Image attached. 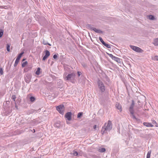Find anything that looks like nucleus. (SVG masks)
<instances>
[{
  "mask_svg": "<svg viewBox=\"0 0 158 158\" xmlns=\"http://www.w3.org/2000/svg\"><path fill=\"white\" fill-rule=\"evenodd\" d=\"M112 128V123L109 120L107 123H105L104 126L102 128L101 132L102 134H103L106 131H110Z\"/></svg>",
  "mask_w": 158,
  "mask_h": 158,
  "instance_id": "1",
  "label": "nucleus"
},
{
  "mask_svg": "<svg viewBox=\"0 0 158 158\" xmlns=\"http://www.w3.org/2000/svg\"><path fill=\"white\" fill-rule=\"evenodd\" d=\"M98 85L99 89L101 92H104L106 90L104 84L101 81H99L98 82Z\"/></svg>",
  "mask_w": 158,
  "mask_h": 158,
  "instance_id": "2",
  "label": "nucleus"
},
{
  "mask_svg": "<svg viewBox=\"0 0 158 158\" xmlns=\"http://www.w3.org/2000/svg\"><path fill=\"white\" fill-rule=\"evenodd\" d=\"M56 110L60 114H63L64 111V105H61L56 107Z\"/></svg>",
  "mask_w": 158,
  "mask_h": 158,
  "instance_id": "3",
  "label": "nucleus"
},
{
  "mask_svg": "<svg viewBox=\"0 0 158 158\" xmlns=\"http://www.w3.org/2000/svg\"><path fill=\"white\" fill-rule=\"evenodd\" d=\"M75 74L74 73L69 74L67 76L64 77V79L65 80H70L71 79H74L75 77Z\"/></svg>",
  "mask_w": 158,
  "mask_h": 158,
  "instance_id": "4",
  "label": "nucleus"
},
{
  "mask_svg": "<svg viewBox=\"0 0 158 158\" xmlns=\"http://www.w3.org/2000/svg\"><path fill=\"white\" fill-rule=\"evenodd\" d=\"M130 47L133 50L139 52H142L143 51L140 48L134 46H131Z\"/></svg>",
  "mask_w": 158,
  "mask_h": 158,
  "instance_id": "5",
  "label": "nucleus"
},
{
  "mask_svg": "<svg viewBox=\"0 0 158 158\" xmlns=\"http://www.w3.org/2000/svg\"><path fill=\"white\" fill-rule=\"evenodd\" d=\"M134 105V103L133 102L132 103L131 105V106L130 107V112L131 114V115H132V117L134 118H136L135 117V116L134 115V110H133Z\"/></svg>",
  "mask_w": 158,
  "mask_h": 158,
  "instance_id": "6",
  "label": "nucleus"
},
{
  "mask_svg": "<svg viewBox=\"0 0 158 158\" xmlns=\"http://www.w3.org/2000/svg\"><path fill=\"white\" fill-rule=\"evenodd\" d=\"M72 113L71 112H68L66 113L64 115L65 118H66L69 121L71 119Z\"/></svg>",
  "mask_w": 158,
  "mask_h": 158,
  "instance_id": "7",
  "label": "nucleus"
},
{
  "mask_svg": "<svg viewBox=\"0 0 158 158\" xmlns=\"http://www.w3.org/2000/svg\"><path fill=\"white\" fill-rule=\"evenodd\" d=\"M45 54L42 60H45L50 55V53L48 51L46 50L45 51Z\"/></svg>",
  "mask_w": 158,
  "mask_h": 158,
  "instance_id": "8",
  "label": "nucleus"
},
{
  "mask_svg": "<svg viewBox=\"0 0 158 158\" xmlns=\"http://www.w3.org/2000/svg\"><path fill=\"white\" fill-rule=\"evenodd\" d=\"M119 110L120 112L122 111V107L121 105L119 103H117L115 106Z\"/></svg>",
  "mask_w": 158,
  "mask_h": 158,
  "instance_id": "9",
  "label": "nucleus"
},
{
  "mask_svg": "<svg viewBox=\"0 0 158 158\" xmlns=\"http://www.w3.org/2000/svg\"><path fill=\"white\" fill-rule=\"evenodd\" d=\"M143 124L144 126H145L147 127H152L153 126V125H152V124H151V123H148L144 122L143 123Z\"/></svg>",
  "mask_w": 158,
  "mask_h": 158,
  "instance_id": "10",
  "label": "nucleus"
},
{
  "mask_svg": "<svg viewBox=\"0 0 158 158\" xmlns=\"http://www.w3.org/2000/svg\"><path fill=\"white\" fill-rule=\"evenodd\" d=\"M153 44L155 46H158V38H156L154 39Z\"/></svg>",
  "mask_w": 158,
  "mask_h": 158,
  "instance_id": "11",
  "label": "nucleus"
},
{
  "mask_svg": "<svg viewBox=\"0 0 158 158\" xmlns=\"http://www.w3.org/2000/svg\"><path fill=\"white\" fill-rule=\"evenodd\" d=\"M31 69V67H27L24 68V72H27L28 71H29Z\"/></svg>",
  "mask_w": 158,
  "mask_h": 158,
  "instance_id": "12",
  "label": "nucleus"
},
{
  "mask_svg": "<svg viewBox=\"0 0 158 158\" xmlns=\"http://www.w3.org/2000/svg\"><path fill=\"white\" fill-rule=\"evenodd\" d=\"M94 31L95 32L98 33H102V31L99 30H98L96 28H94L93 29Z\"/></svg>",
  "mask_w": 158,
  "mask_h": 158,
  "instance_id": "13",
  "label": "nucleus"
},
{
  "mask_svg": "<svg viewBox=\"0 0 158 158\" xmlns=\"http://www.w3.org/2000/svg\"><path fill=\"white\" fill-rule=\"evenodd\" d=\"M23 53H24V52H22L21 53L19 54L18 56L16 59L19 60L20 58H21V57H22V56L23 55Z\"/></svg>",
  "mask_w": 158,
  "mask_h": 158,
  "instance_id": "14",
  "label": "nucleus"
},
{
  "mask_svg": "<svg viewBox=\"0 0 158 158\" xmlns=\"http://www.w3.org/2000/svg\"><path fill=\"white\" fill-rule=\"evenodd\" d=\"M40 68H37V70L36 71L35 73L37 75H39L40 73Z\"/></svg>",
  "mask_w": 158,
  "mask_h": 158,
  "instance_id": "15",
  "label": "nucleus"
},
{
  "mask_svg": "<svg viewBox=\"0 0 158 158\" xmlns=\"http://www.w3.org/2000/svg\"><path fill=\"white\" fill-rule=\"evenodd\" d=\"M151 153V151H150L148 152L147 154V158H150Z\"/></svg>",
  "mask_w": 158,
  "mask_h": 158,
  "instance_id": "16",
  "label": "nucleus"
},
{
  "mask_svg": "<svg viewBox=\"0 0 158 158\" xmlns=\"http://www.w3.org/2000/svg\"><path fill=\"white\" fill-rule=\"evenodd\" d=\"M113 60H114L115 61H117V62H118L120 60V59L119 58L117 57H116L115 56H114V57H113Z\"/></svg>",
  "mask_w": 158,
  "mask_h": 158,
  "instance_id": "17",
  "label": "nucleus"
},
{
  "mask_svg": "<svg viewBox=\"0 0 158 158\" xmlns=\"http://www.w3.org/2000/svg\"><path fill=\"white\" fill-rule=\"evenodd\" d=\"M99 151L102 152H103L106 151V149L104 148H101L99 149Z\"/></svg>",
  "mask_w": 158,
  "mask_h": 158,
  "instance_id": "18",
  "label": "nucleus"
},
{
  "mask_svg": "<svg viewBox=\"0 0 158 158\" xmlns=\"http://www.w3.org/2000/svg\"><path fill=\"white\" fill-rule=\"evenodd\" d=\"M148 18L150 19L154 20L155 19L154 17L152 15H149L148 16Z\"/></svg>",
  "mask_w": 158,
  "mask_h": 158,
  "instance_id": "19",
  "label": "nucleus"
},
{
  "mask_svg": "<svg viewBox=\"0 0 158 158\" xmlns=\"http://www.w3.org/2000/svg\"><path fill=\"white\" fill-rule=\"evenodd\" d=\"M27 64V61H25V62H23L22 64V66L23 67H24Z\"/></svg>",
  "mask_w": 158,
  "mask_h": 158,
  "instance_id": "20",
  "label": "nucleus"
},
{
  "mask_svg": "<svg viewBox=\"0 0 158 158\" xmlns=\"http://www.w3.org/2000/svg\"><path fill=\"white\" fill-rule=\"evenodd\" d=\"M19 60L17 59H16V60L15 62V64H14V66H16L17 65L18 63L19 62Z\"/></svg>",
  "mask_w": 158,
  "mask_h": 158,
  "instance_id": "21",
  "label": "nucleus"
},
{
  "mask_svg": "<svg viewBox=\"0 0 158 158\" xmlns=\"http://www.w3.org/2000/svg\"><path fill=\"white\" fill-rule=\"evenodd\" d=\"M99 40L104 45V44L105 43L104 41L103 40V39H102V38L101 37H99Z\"/></svg>",
  "mask_w": 158,
  "mask_h": 158,
  "instance_id": "22",
  "label": "nucleus"
},
{
  "mask_svg": "<svg viewBox=\"0 0 158 158\" xmlns=\"http://www.w3.org/2000/svg\"><path fill=\"white\" fill-rule=\"evenodd\" d=\"M6 50L8 52H10V46L8 44L7 45Z\"/></svg>",
  "mask_w": 158,
  "mask_h": 158,
  "instance_id": "23",
  "label": "nucleus"
},
{
  "mask_svg": "<svg viewBox=\"0 0 158 158\" xmlns=\"http://www.w3.org/2000/svg\"><path fill=\"white\" fill-rule=\"evenodd\" d=\"M104 44V45L107 48H110V46L109 44H106L105 43Z\"/></svg>",
  "mask_w": 158,
  "mask_h": 158,
  "instance_id": "24",
  "label": "nucleus"
},
{
  "mask_svg": "<svg viewBox=\"0 0 158 158\" xmlns=\"http://www.w3.org/2000/svg\"><path fill=\"white\" fill-rule=\"evenodd\" d=\"M82 115V113L81 112H80L78 113L77 117L78 118L80 117Z\"/></svg>",
  "mask_w": 158,
  "mask_h": 158,
  "instance_id": "25",
  "label": "nucleus"
},
{
  "mask_svg": "<svg viewBox=\"0 0 158 158\" xmlns=\"http://www.w3.org/2000/svg\"><path fill=\"white\" fill-rule=\"evenodd\" d=\"M153 60L158 61V56H156L154 57Z\"/></svg>",
  "mask_w": 158,
  "mask_h": 158,
  "instance_id": "26",
  "label": "nucleus"
},
{
  "mask_svg": "<svg viewBox=\"0 0 158 158\" xmlns=\"http://www.w3.org/2000/svg\"><path fill=\"white\" fill-rule=\"evenodd\" d=\"M73 154L74 155H75V156H77L78 155V152L75 151H73Z\"/></svg>",
  "mask_w": 158,
  "mask_h": 158,
  "instance_id": "27",
  "label": "nucleus"
},
{
  "mask_svg": "<svg viewBox=\"0 0 158 158\" xmlns=\"http://www.w3.org/2000/svg\"><path fill=\"white\" fill-rule=\"evenodd\" d=\"M108 55L109 56L111 57L112 59H113V57H114L113 55L112 54H108Z\"/></svg>",
  "mask_w": 158,
  "mask_h": 158,
  "instance_id": "28",
  "label": "nucleus"
},
{
  "mask_svg": "<svg viewBox=\"0 0 158 158\" xmlns=\"http://www.w3.org/2000/svg\"><path fill=\"white\" fill-rule=\"evenodd\" d=\"M11 98L13 100L15 101V100L16 97L15 95H13L12 96Z\"/></svg>",
  "mask_w": 158,
  "mask_h": 158,
  "instance_id": "29",
  "label": "nucleus"
},
{
  "mask_svg": "<svg viewBox=\"0 0 158 158\" xmlns=\"http://www.w3.org/2000/svg\"><path fill=\"white\" fill-rule=\"evenodd\" d=\"M35 100V98L34 97H31V98H30V100L31 102H33V101H34Z\"/></svg>",
  "mask_w": 158,
  "mask_h": 158,
  "instance_id": "30",
  "label": "nucleus"
},
{
  "mask_svg": "<svg viewBox=\"0 0 158 158\" xmlns=\"http://www.w3.org/2000/svg\"><path fill=\"white\" fill-rule=\"evenodd\" d=\"M0 73L1 75H2L3 73V69L2 68H0Z\"/></svg>",
  "mask_w": 158,
  "mask_h": 158,
  "instance_id": "31",
  "label": "nucleus"
},
{
  "mask_svg": "<svg viewBox=\"0 0 158 158\" xmlns=\"http://www.w3.org/2000/svg\"><path fill=\"white\" fill-rule=\"evenodd\" d=\"M57 57V56L55 54L53 55V57L54 59H55Z\"/></svg>",
  "mask_w": 158,
  "mask_h": 158,
  "instance_id": "32",
  "label": "nucleus"
},
{
  "mask_svg": "<svg viewBox=\"0 0 158 158\" xmlns=\"http://www.w3.org/2000/svg\"><path fill=\"white\" fill-rule=\"evenodd\" d=\"M77 73L78 76H80L81 74V72L78 71L77 72Z\"/></svg>",
  "mask_w": 158,
  "mask_h": 158,
  "instance_id": "33",
  "label": "nucleus"
},
{
  "mask_svg": "<svg viewBox=\"0 0 158 158\" xmlns=\"http://www.w3.org/2000/svg\"><path fill=\"white\" fill-rule=\"evenodd\" d=\"M3 32H0V37H2V36L3 35Z\"/></svg>",
  "mask_w": 158,
  "mask_h": 158,
  "instance_id": "34",
  "label": "nucleus"
},
{
  "mask_svg": "<svg viewBox=\"0 0 158 158\" xmlns=\"http://www.w3.org/2000/svg\"><path fill=\"white\" fill-rule=\"evenodd\" d=\"M152 123H153V124H156V125L157 124V123H156V121H155V120H153V121H152Z\"/></svg>",
  "mask_w": 158,
  "mask_h": 158,
  "instance_id": "35",
  "label": "nucleus"
},
{
  "mask_svg": "<svg viewBox=\"0 0 158 158\" xmlns=\"http://www.w3.org/2000/svg\"><path fill=\"white\" fill-rule=\"evenodd\" d=\"M43 44L44 45H47L48 44L49 45H50V46L51 45V44H46L45 43H44V42H43Z\"/></svg>",
  "mask_w": 158,
  "mask_h": 158,
  "instance_id": "36",
  "label": "nucleus"
},
{
  "mask_svg": "<svg viewBox=\"0 0 158 158\" xmlns=\"http://www.w3.org/2000/svg\"><path fill=\"white\" fill-rule=\"evenodd\" d=\"M93 128L94 129H95L96 128V125H94L93 127Z\"/></svg>",
  "mask_w": 158,
  "mask_h": 158,
  "instance_id": "37",
  "label": "nucleus"
},
{
  "mask_svg": "<svg viewBox=\"0 0 158 158\" xmlns=\"http://www.w3.org/2000/svg\"><path fill=\"white\" fill-rule=\"evenodd\" d=\"M25 60V59H23V61H24Z\"/></svg>",
  "mask_w": 158,
  "mask_h": 158,
  "instance_id": "38",
  "label": "nucleus"
},
{
  "mask_svg": "<svg viewBox=\"0 0 158 158\" xmlns=\"http://www.w3.org/2000/svg\"><path fill=\"white\" fill-rule=\"evenodd\" d=\"M25 80H26V82H27V80L26 78L25 79Z\"/></svg>",
  "mask_w": 158,
  "mask_h": 158,
  "instance_id": "39",
  "label": "nucleus"
},
{
  "mask_svg": "<svg viewBox=\"0 0 158 158\" xmlns=\"http://www.w3.org/2000/svg\"><path fill=\"white\" fill-rule=\"evenodd\" d=\"M35 131L34 129V132H35Z\"/></svg>",
  "mask_w": 158,
  "mask_h": 158,
  "instance_id": "40",
  "label": "nucleus"
},
{
  "mask_svg": "<svg viewBox=\"0 0 158 158\" xmlns=\"http://www.w3.org/2000/svg\"><path fill=\"white\" fill-rule=\"evenodd\" d=\"M71 81V82H73H73H72V81Z\"/></svg>",
  "mask_w": 158,
  "mask_h": 158,
  "instance_id": "41",
  "label": "nucleus"
},
{
  "mask_svg": "<svg viewBox=\"0 0 158 158\" xmlns=\"http://www.w3.org/2000/svg\"><path fill=\"white\" fill-rule=\"evenodd\" d=\"M156 127H157V126L156 125Z\"/></svg>",
  "mask_w": 158,
  "mask_h": 158,
  "instance_id": "42",
  "label": "nucleus"
}]
</instances>
